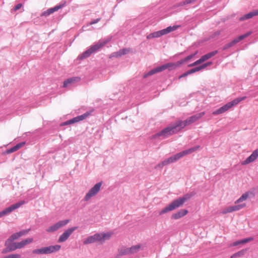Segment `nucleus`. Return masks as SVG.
Listing matches in <instances>:
<instances>
[{
  "label": "nucleus",
  "mask_w": 258,
  "mask_h": 258,
  "mask_svg": "<svg viewBox=\"0 0 258 258\" xmlns=\"http://www.w3.org/2000/svg\"><path fill=\"white\" fill-rule=\"evenodd\" d=\"M245 250L242 249V250L232 254L231 256V258H235L236 257H240V256L243 255L245 253Z\"/></svg>",
  "instance_id": "34"
},
{
  "label": "nucleus",
  "mask_w": 258,
  "mask_h": 258,
  "mask_svg": "<svg viewBox=\"0 0 258 258\" xmlns=\"http://www.w3.org/2000/svg\"><path fill=\"white\" fill-rule=\"evenodd\" d=\"M189 198V197L186 195L183 197L174 200L169 205H168L165 208L163 209L161 211H160L159 215H162L166 213L172 211L180 207Z\"/></svg>",
  "instance_id": "3"
},
{
  "label": "nucleus",
  "mask_w": 258,
  "mask_h": 258,
  "mask_svg": "<svg viewBox=\"0 0 258 258\" xmlns=\"http://www.w3.org/2000/svg\"><path fill=\"white\" fill-rule=\"evenodd\" d=\"M200 148L199 146H197L196 147H194L193 148H191L190 149H188L187 150H184L181 152H179L178 153H177L176 154L172 156L173 159L174 161V162L177 161L181 157H183L185 155H186L187 154H191L192 153L196 151L199 148Z\"/></svg>",
  "instance_id": "7"
},
{
  "label": "nucleus",
  "mask_w": 258,
  "mask_h": 258,
  "mask_svg": "<svg viewBox=\"0 0 258 258\" xmlns=\"http://www.w3.org/2000/svg\"><path fill=\"white\" fill-rule=\"evenodd\" d=\"M220 34V31H217L215 33L216 35H219Z\"/></svg>",
  "instance_id": "56"
},
{
  "label": "nucleus",
  "mask_w": 258,
  "mask_h": 258,
  "mask_svg": "<svg viewBox=\"0 0 258 258\" xmlns=\"http://www.w3.org/2000/svg\"><path fill=\"white\" fill-rule=\"evenodd\" d=\"M6 246L9 248V250H10V251H14L17 249H18V248H16V242L13 243H11L8 246Z\"/></svg>",
  "instance_id": "36"
},
{
  "label": "nucleus",
  "mask_w": 258,
  "mask_h": 258,
  "mask_svg": "<svg viewBox=\"0 0 258 258\" xmlns=\"http://www.w3.org/2000/svg\"><path fill=\"white\" fill-rule=\"evenodd\" d=\"M93 111V109L92 110L90 111H87V112H85V113H84L82 115L78 116L79 118V120L81 121V120H83L85 119L89 116H90L91 115V113Z\"/></svg>",
  "instance_id": "33"
},
{
  "label": "nucleus",
  "mask_w": 258,
  "mask_h": 258,
  "mask_svg": "<svg viewBox=\"0 0 258 258\" xmlns=\"http://www.w3.org/2000/svg\"><path fill=\"white\" fill-rule=\"evenodd\" d=\"M249 192L247 191L242 194V196L235 202V204H237L246 200L249 196Z\"/></svg>",
  "instance_id": "28"
},
{
  "label": "nucleus",
  "mask_w": 258,
  "mask_h": 258,
  "mask_svg": "<svg viewBox=\"0 0 258 258\" xmlns=\"http://www.w3.org/2000/svg\"><path fill=\"white\" fill-rule=\"evenodd\" d=\"M60 248L61 246L59 245H50L34 249L32 252L36 254H48L59 251Z\"/></svg>",
  "instance_id": "5"
},
{
  "label": "nucleus",
  "mask_w": 258,
  "mask_h": 258,
  "mask_svg": "<svg viewBox=\"0 0 258 258\" xmlns=\"http://www.w3.org/2000/svg\"><path fill=\"white\" fill-rule=\"evenodd\" d=\"M81 80V78L79 77H75L69 78L63 82V87L66 88L75 83L79 82Z\"/></svg>",
  "instance_id": "17"
},
{
  "label": "nucleus",
  "mask_w": 258,
  "mask_h": 258,
  "mask_svg": "<svg viewBox=\"0 0 258 258\" xmlns=\"http://www.w3.org/2000/svg\"><path fill=\"white\" fill-rule=\"evenodd\" d=\"M212 64V62H208L205 63H204L201 66H200V68L201 69V70H203L207 68V67L211 66Z\"/></svg>",
  "instance_id": "42"
},
{
  "label": "nucleus",
  "mask_w": 258,
  "mask_h": 258,
  "mask_svg": "<svg viewBox=\"0 0 258 258\" xmlns=\"http://www.w3.org/2000/svg\"><path fill=\"white\" fill-rule=\"evenodd\" d=\"M212 64V62H208L205 63H204L201 66H200V68L201 69V70H203L207 68V67L211 66Z\"/></svg>",
  "instance_id": "40"
},
{
  "label": "nucleus",
  "mask_w": 258,
  "mask_h": 258,
  "mask_svg": "<svg viewBox=\"0 0 258 258\" xmlns=\"http://www.w3.org/2000/svg\"><path fill=\"white\" fill-rule=\"evenodd\" d=\"M200 71H201V69L200 68V66L190 70L191 74L196 73L197 72H199Z\"/></svg>",
  "instance_id": "46"
},
{
  "label": "nucleus",
  "mask_w": 258,
  "mask_h": 258,
  "mask_svg": "<svg viewBox=\"0 0 258 258\" xmlns=\"http://www.w3.org/2000/svg\"><path fill=\"white\" fill-rule=\"evenodd\" d=\"M253 240V237L247 238H245V239H242V240H241L237 241H235V242H233L231 244V246H237V245H238L239 244H245L246 243H247V242H249L250 241H251Z\"/></svg>",
  "instance_id": "24"
},
{
  "label": "nucleus",
  "mask_w": 258,
  "mask_h": 258,
  "mask_svg": "<svg viewBox=\"0 0 258 258\" xmlns=\"http://www.w3.org/2000/svg\"><path fill=\"white\" fill-rule=\"evenodd\" d=\"M19 238L17 232L14 233L6 241L5 246H8L11 243H12L14 240Z\"/></svg>",
  "instance_id": "25"
},
{
  "label": "nucleus",
  "mask_w": 258,
  "mask_h": 258,
  "mask_svg": "<svg viewBox=\"0 0 258 258\" xmlns=\"http://www.w3.org/2000/svg\"><path fill=\"white\" fill-rule=\"evenodd\" d=\"M77 229V227H74L65 230L64 232L59 236L58 242L60 243L66 241L69 238L70 236L73 233V232Z\"/></svg>",
  "instance_id": "11"
},
{
  "label": "nucleus",
  "mask_w": 258,
  "mask_h": 258,
  "mask_svg": "<svg viewBox=\"0 0 258 258\" xmlns=\"http://www.w3.org/2000/svg\"><path fill=\"white\" fill-rule=\"evenodd\" d=\"M22 7V5L21 4H19L18 5H17L15 8H14V10L15 11H17L18 10H19V9H20L21 7Z\"/></svg>",
  "instance_id": "51"
},
{
  "label": "nucleus",
  "mask_w": 258,
  "mask_h": 258,
  "mask_svg": "<svg viewBox=\"0 0 258 258\" xmlns=\"http://www.w3.org/2000/svg\"><path fill=\"white\" fill-rule=\"evenodd\" d=\"M188 213V211L187 210L185 209H182L178 212H176V213L173 214L172 215V218L174 219H178L185 215H186Z\"/></svg>",
  "instance_id": "21"
},
{
  "label": "nucleus",
  "mask_w": 258,
  "mask_h": 258,
  "mask_svg": "<svg viewBox=\"0 0 258 258\" xmlns=\"http://www.w3.org/2000/svg\"><path fill=\"white\" fill-rule=\"evenodd\" d=\"M79 121H80V120L78 116L70 120V122H72V123H76Z\"/></svg>",
  "instance_id": "48"
},
{
  "label": "nucleus",
  "mask_w": 258,
  "mask_h": 258,
  "mask_svg": "<svg viewBox=\"0 0 258 258\" xmlns=\"http://www.w3.org/2000/svg\"><path fill=\"white\" fill-rule=\"evenodd\" d=\"M69 222V220H65L62 221H60L53 225L49 227L47 229V231L48 232H54L61 227L65 226Z\"/></svg>",
  "instance_id": "12"
},
{
  "label": "nucleus",
  "mask_w": 258,
  "mask_h": 258,
  "mask_svg": "<svg viewBox=\"0 0 258 258\" xmlns=\"http://www.w3.org/2000/svg\"><path fill=\"white\" fill-rule=\"evenodd\" d=\"M97 242L95 234L93 235L88 236L83 241L84 244H88Z\"/></svg>",
  "instance_id": "27"
},
{
  "label": "nucleus",
  "mask_w": 258,
  "mask_h": 258,
  "mask_svg": "<svg viewBox=\"0 0 258 258\" xmlns=\"http://www.w3.org/2000/svg\"><path fill=\"white\" fill-rule=\"evenodd\" d=\"M8 252H10V250H9V248H8V247H7L6 248L3 249V251H2V253H7Z\"/></svg>",
  "instance_id": "53"
},
{
  "label": "nucleus",
  "mask_w": 258,
  "mask_h": 258,
  "mask_svg": "<svg viewBox=\"0 0 258 258\" xmlns=\"http://www.w3.org/2000/svg\"><path fill=\"white\" fill-rule=\"evenodd\" d=\"M246 97H242L240 98H237L231 102L227 103L225 105L222 106L218 109L213 112V114L214 115H218L220 114L223 113L229 110L230 108L238 104L240 102L244 100Z\"/></svg>",
  "instance_id": "4"
},
{
  "label": "nucleus",
  "mask_w": 258,
  "mask_h": 258,
  "mask_svg": "<svg viewBox=\"0 0 258 258\" xmlns=\"http://www.w3.org/2000/svg\"><path fill=\"white\" fill-rule=\"evenodd\" d=\"M212 64V62H208L205 63H204L201 66H200V68L201 69V70H203L207 68V67L211 66Z\"/></svg>",
  "instance_id": "41"
},
{
  "label": "nucleus",
  "mask_w": 258,
  "mask_h": 258,
  "mask_svg": "<svg viewBox=\"0 0 258 258\" xmlns=\"http://www.w3.org/2000/svg\"><path fill=\"white\" fill-rule=\"evenodd\" d=\"M178 27L179 26H173V27L169 26L166 29L150 34L147 36V38L149 39L153 38L159 37L176 30Z\"/></svg>",
  "instance_id": "6"
},
{
  "label": "nucleus",
  "mask_w": 258,
  "mask_h": 258,
  "mask_svg": "<svg viewBox=\"0 0 258 258\" xmlns=\"http://www.w3.org/2000/svg\"><path fill=\"white\" fill-rule=\"evenodd\" d=\"M205 112H202L199 113H197L195 115L190 116L186 119L184 121H182L183 122V125L181 126V128H183L186 125H188L197 120H199L202 117H203L205 115Z\"/></svg>",
  "instance_id": "8"
},
{
  "label": "nucleus",
  "mask_w": 258,
  "mask_h": 258,
  "mask_svg": "<svg viewBox=\"0 0 258 258\" xmlns=\"http://www.w3.org/2000/svg\"><path fill=\"white\" fill-rule=\"evenodd\" d=\"M33 241L32 238H28L20 242H16V248L21 249L25 247L26 245L32 243Z\"/></svg>",
  "instance_id": "18"
},
{
  "label": "nucleus",
  "mask_w": 258,
  "mask_h": 258,
  "mask_svg": "<svg viewBox=\"0 0 258 258\" xmlns=\"http://www.w3.org/2000/svg\"><path fill=\"white\" fill-rule=\"evenodd\" d=\"M246 206V204L245 203H243L241 204L232 206H230V207L231 208V210L233 212L234 211H237L240 210V209L245 208Z\"/></svg>",
  "instance_id": "32"
},
{
  "label": "nucleus",
  "mask_w": 258,
  "mask_h": 258,
  "mask_svg": "<svg viewBox=\"0 0 258 258\" xmlns=\"http://www.w3.org/2000/svg\"><path fill=\"white\" fill-rule=\"evenodd\" d=\"M111 232L101 233L95 234L97 242L101 243H104L106 240H109L111 237Z\"/></svg>",
  "instance_id": "13"
},
{
  "label": "nucleus",
  "mask_w": 258,
  "mask_h": 258,
  "mask_svg": "<svg viewBox=\"0 0 258 258\" xmlns=\"http://www.w3.org/2000/svg\"><path fill=\"white\" fill-rule=\"evenodd\" d=\"M100 20V18H98V19H96L95 20L93 21H92L90 22V25H93V24H94L95 23H98L99 21Z\"/></svg>",
  "instance_id": "52"
},
{
  "label": "nucleus",
  "mask_w": 258,
  "mask_h": 258,
  "mask_svg": "<svg viewBox=\"0 0 258 258\" xmlns=\"http://www.w3.org/2000/svg\"><path fill=\"white\" fill-rule=\"evenodd\" d=\"M24 203H25L24 201H21V202H18L16 204L11 205L10 207L5 209L3 211L4 215H6L9 213H10L14 210L19 208L21 206L23 205Z\"/></svg>",
  "instance_id": "15"
},
{
  "label": "nucleus",
  "mask_w": 258,
  "mask_h": 258,
  "mask_svg": "<svg viewBox=\"0 0 258 258\" xmlns=\"http://www.w3.org/2000/svg\"><path fill=\"white\" fill-rule=\"evenodd\" d=\"M191 74V73H190V70H188V71L185 72L184 73H183L182 75H181V76H180L179 77V79H181V78H183V77H186L187 76H188V75H190Z\"/></svg>",
  "instance_id": "47"
},
{
  "label": "nucleus",
  "mask_w": 258,
  "mask_h": 258,
  "mask_svg": "<svg viewBox=\"0 0 258 258\" xmlns=\"http://www.w3.org/2000/svg\"><path fill=\"white\" fill-rule=\"evenodd\" d=\"M258 16V9L254 10L252 12L248 13L247 14H245L243 16L241 17L239 20L240 21H244L246 19H248L252 18L254 16Z\"/></svg>",
  "instance_id": "22"
},
{
  "label": "nucleus",
  "mask_w": 258,
  "mask_h": 258,
  "mask_svg": "<svg viewBox=\"0 0 258 258\" xmlns=\"http://www.w3.org/2000/svg\"><path fill=\"white\" fill-rule=\"evenodd\" d=\"M197 0H185L184 1L181 2L178 4L179 6H183L185 5L193 3L197 1Z\"/></svg>",
  "instance_id": "35"
},
{
  "label": "nucleus",
  "mask_w": 258,
  "mask_h": 258,
  "mask_svg": "<svg viewBox=\"0 0 258 258\" xmlns=\"http://www.w3.org/2000/svg\"><path fill=\"white\" fill-rule=\"evenodd\" d=\"M155 74H156V71L155 70V69H153L152 70H151L150 71H149V72H148L147 73L145 74L144 75V78H147L149 76H152Z\"/></svg>",
  "instance_id": "38"
},
{
  "label": "nucleus",
  "mask_w": 258,
  "mask_h": 258,
  "mask_svg": "<svg viewBox=\"0 0 258 258\" xmlns=\"http://www.w3.org/2000/svg\"><path fill=\"white\" fill-rule=\"evenodd\" d=\"M118 253L120 255H130V247H122L119 249Z\"/></svg>",
  "instance_id": "29"
},
{
  "label": "nucleus",
  "mask_w": 258,
  "mask_h": 258,
  "mask_svg": "<svg viewBox=\"0 0 258 258\" xmlns=\"http://www.w3.org/2000/svg\"><path fill=\"white\" fill-rule=\"evenodd\" d=\"M131 49L130 48H124L122 49L119 50L117 52H115L112 54V56L116 57H119L123 55H125L131 52Z\"/></svg>",
  "instance_id": "20"
},
{
  "label": "nucleus",
  "mask_w": 258,
  "mask_h": 258,
  "mask_svg": "<svg viewBox=\"0 0 258 258\" xmlns=\"http://www.w3.org/2000/svg\"><path fill=\"white\" fill-rule=\"evenodd\" d=\"M217 52L218 51L215 50L203 55L199 59H198L200 64L215 55Z\"/></svg>",
  "instance_id": "19"
},
{
  "label": "nucleus",
  "mask_w": 258,
  "mask_h": 258,
  "mask_svg": "<svg viewBox=\"0 0 258 258\" xmlns=\"http://www.w3.org/2000/svg\"><path fill=\"white\" fill-rule=\"evenodd\" d=\"M3 258H10V254H9V255H7V256H5V257H3Z\"/></svg>",
  "instance_id": "57"
},
{
  "label": "nucleus",
  "mask_w": 258,
  "mask_h": 258,
  "mask_svg": "<svg viewBox=\"0 0 258 258\" xmlns=\"http://www.w3.org/2000/svg\"><path fill=\"white\" fill-rule=\"evenodd\" d=\"M10 256V258H21V255L18 253L11 254Z\"/></svg>",
  "instance_id": "49"
},
{
  "label": "nucleus",
  "mask_w": 258,
  "mask_h": 258,
  "mask_svg": "<svg viewBox=\"0 0 258 258\" xmlns=\"http://www.w3.org/2000/svg\"><path fill=\"white\" fill-rule=\"evenodd\" d=\"M252 32L249 31L247 32L246 33L240 35L239 37L235 38L234 40H233L230 42L227 43L224 47V49H228L233 45H235L236 43L239 42L240 41L244 39V38H246L247 37L249 36L250 34H251Z\"/></svg>",
  "instance_id": "10"
},
{
  "label": "nucleus",
  "mask_w": 258,
  "mask_h": 258,
  "mask_svg": "<svg viewBox=\"0 0 258 258\" xmlns=\"http://www.w3.org/2000/svg\"><path fill=\"white\" fill-rule=\"evenodd\" d=\"M183 122L181 120H178L174 124L167 127L159 133L154 136V138L162 136L163 138H166L170 135L175 134L179 132L182 128L181 126L183 125Z\"/></svg>",
  "instance_id": "1"
},
{
  "label": "nucleus",
  "mask_w": 258,
  "mask_h": 258,
  "mask_svg": "<svg viewBox=\"0 0 258 258\" xmlns=\"http://www.w3.org/2000/svg\"><path fill=\"white\" fill-rule=\"evenodd\" d=\"M29 231V230H24L21 231L19 232H17V233L18 234L19 237H21L27 234L28 233Z\"/></svg>",
  "instance_id": "39"
},
{
  "label": "nucleus",
  "mask_w": 258,
  "mask_h": 258,
  "mask_svg": "<svg viewBox=\"0 0 258 258\" xmlns=\"http://www.w3.org/2000/svg\"><path fill=\"white\" fill-rule=\"evenodd\" d=\"M163 67L164 70L168 69L169 71L176 69L177 68L176 63L173 62L167 63L164 64Z\"/></svg>",
  "instance_id": "30"
},
{
  "label": "nucleus",
  "mask_w": 258,
  "mask_h": 258,
  "mask_svg": "<svg viewBox=\"0 0 258 258\" xmlns=\"http://www.w3.org/2000/svg\"><path fill=\"white\" fill-rule=\"evenodd\" d=\"M232 210L230 206L226 207L222 210L221 213L223 215L226 214L227 213H232Z\"/></svg>",
  "instance_id": "37"
},
{
  "label": "nucleus",
  "mask_w": 258,
  "mask_h": 258,
  "mask_svg": "<svg viewBox=\"0 0 258 258\" xmlns=\"http://www.w3.org/2000/svg\"><path fill=\"white\" fill-rule=\"evenodd\" d=\"M258 157V149L253 151L252 154L242 163V165H247L255 161Z\"/></svg>",
  "instance_id": "14"
},
{
  "label": "nucleus",
  "mask_w": 258,
  "mask_h": 258,
  "mask_svg": "<svg viewBox=\"0 0 258 258\" xmlns=\"http://www.w3.org/2000/svg\"><path fill=\"white\" fill-rule=\"evenodd\" d=\"M198 53V51H197L194 54H190L189 55H188L187 56H186V57H185V60L186 61H188L189 60H190V59H191L193 57H194Z\"/></svg>",
  "instance_id": "45"
},
{
  "label": "nucleus",
  "mask_w": 258,
  "mask_h": 258,
  "mask_svg": "<svg viewBox=\"0 0 258 258\" xmlns=\"http://www.w3.org/2000/svg\"><path fill=\"white\" fill-rule=\"evenodd\" d=\"M72 124V122H70V120L66 121L64 123V125H68V124Z\"/></svg>",
  "instance_id": "54"
},
{
  "label": "nucleus",
  "mask_w": 258,
  "mask_h": 258,
  "mask_svg": "<svg viewBox=\"0 0 258 258\" xmlns=\"http://www.w3.org/2000/svg\"><path fill=\"white\" fill-rule=\"evenodd\" d=\"M200 64V63L199 60H197V61H196L194 63L188 64V67H194V66L199 65Z\"/></svg>",
  "instance_id": "50"
},
{
  "label": "nucleus",
  "mask_w": 258,
  "mask_h": 258,
  "mask_svg": "<svg viewBox=\"0 0 258 258\" xmlns=\"http://www.w3.org/2000/svg\"><path fill=\"white\" fill-rule=\"evenodd\" d=\"M142 248V245L139 244L137 245H133L130 247V253L133 254L138 252Z\"/></svg>",
  "instance_id": "26"
},
{
  "label": "nucleus",
  "mask_w": 258,
  "mask_h": 258,
  "mask_svg": "<svg viewBox=\"0 0 258 258\" xmlns=\"http://www.w3.org/2000/svg\"><path fill=\"white\" fill-rule=\"evenodd\" d=\"M187 62L185 60V58H184L182 59H181L179 61H178L177 62H176V64H177V68L179 67V66H180L182 64L185 63Z\"/></svg>",
  "instance_id": "44"
},
{
  "label": "nucleus",
  "mask_w": 258,
  "mask_h": 258,
  "mask_svg": "<svg viewBox=\"0 0 258 258\" xmlns=\"http://www.w3.org/2000/svg\"><path fill=\"white\" fill-rule=\"evenodd\" d=\"M64 6V5L61 4L58 6H56L52 8H50L47 10L46 11H44L41 14V16H45L47 17L49 15L53 13L54 12L58 11L59 9H61Z\"/></svg>",
  "instance_id": "16"
},
{
  "label": "nucleus",
  "mask_w": 258,
  "mask_h": 258,
  "mask_svg": "<svg viewBox=\"0 0 258 258\" xmlns=\"http://www.w3.org/2000/svg\"><path fill=\"white\" fill-rule=\"evenodd\" d=\"M25 144V142H23L21 143H20L18 144H17L16 146H14L13 147L10 148V149L8 150L7 151V153L10 154L13 152H14L17 150H18L19 149H20L21 147H22Z\"/></svg>",
  "instance_id": "23"
},
{
  "label": "nucleus",
  "mask_w": 258,
  "mask_h": 258,
  "mask_svg": "<svg viewBox=\"0 0 258 258\" xmlns=\"http://www.w3.org/2000/svg\"><path fill=\"white\" fill-rule=\"evenodd\" d=\"M155 70L156 71V73H158L161 72L165 70H164L163 65H162L161 66H160V67L155 68Z\"/></svg>",
  "instance_id": "43"
},
{
  "label": "nucleus",
  "mask_w": 258,
  "mask_h": 258,
  "mask_svg": "<svg viewBox=\"0 0 258 258\" xmlns=\"http://www.w3.org/2000/svg\"><path fill=\"white\" fill-rule=\"evenodd\" d=\"M101 186V182L96 183L86 194L84 198L85 200L86 201H88L91 197L96 195L100 190Z\"/></svg>",
  "instance_id": "9"
},
{
  "label": "nucleus",
  "mask_w": 258,
  "mask_h": 258,
  "mask_svg": "<svg viewBox=\"0 0 258 258\" xmlns=\"http://www.w3.org/2000/svg\"><path fill=\"white\" fill-rule=\"evenodd\" d=\"M174 161L173 159V157L172 156L165 160L164 161H163L162 162H161V163L159 164L158 166H159V167H163L165 165H168L170 163H173L174 162Z\"/></svg>",
  "instance_id": "31"
},
{
  "label": "nucleus",
  "mask_w": 258,
  "mask_h": 258,
  "mask_svg": "<svg viewBox=\"0 0 258 258\" xmlns=\"http://www.w3.org/2000/svg\"><path fill=\"white\" fill-rule=\"evenodd\" d=\"M110 38H107L105 40H99L97 43L91 46L88 49H87L84 53H83L79 56L80 59H83L85 58L88 57L92 53L97 51L98 50L102 48L103 46H104L106 44H107L108 42H109L110 41Z\"/></svg>",
  "instance_id": "2"
},
{
  "label": "nucleus",
  "mask_w": 258,
  "mask_h": 258,
  "mask_svg": "<svg viewBox=\"0 0 258 258\" xmlns=\"http://www.w3.org/2000/svg\"><path fill=\"white\" fill-rule=\"evenodd\" d=\"M3 216H4V215L3 211H2L0 212V217H2Z\"/></svg>",
  "instance_id": "55"
}]
</instances>
